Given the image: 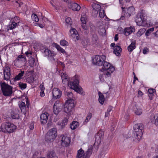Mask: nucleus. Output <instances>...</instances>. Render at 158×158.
Masks as SVG:
<instances>
[{
    "label": "nucleus",
    "mask_w": 158,
    "mask_h": 158,
    "mask_svg": "<svg viewBox=\"0 0 158 158\" xmlns=\"http://www.w3.org/2000/svg\"><path fill=\"white\" fill-rule=\"evenodd\" d=\"M19 105L22 111V110H25L26 105L24 102H19Z\"/></svg>",
    "instance_id": "nucleus-40"
},
{
    "label": "nucleus",
    "mask_w": 158,
    "mask_h": 158,
    "mask_svg": "<svg viewBox=\"0 0 158 158\" xmlns=\"http://www.w3.org/2000/svg\"><path fill=\"white\" fill-rule=\"evenodd\" d=\"M68 122V119L66 118H65L62 121L60 125L62 127H64L65 125H66Z\"/></svg>",
    "instance_id": "nucleus-45"
},
{
    "label": "nucleus",
    "mask_w": 158,
    "mask_h": 158,
    "mask_svg": "<svg viewBox=\"0 0 158 158\" xmlns=\"http://www.w3.org/2000/svg\"><path fill=\"white\" fill-rule=\"evenodd\" d=\"M24 73V71H21V73H19L15 77L10 80V82L12 81H18L22 78V77L23 76Z\"/></svg>",
    "instance_id": "nucleus-25"
},
{
    "label": "nucleus",
    "mask_w": 158,
    "mask_h": 158,
    "mask_svg": "<svg viewBox=\"0 0 158 158\" xmlns=\"http://www.w3.org/2000/svg\"><path fill=\"white\" fill-rule=\"evenodd\" d=\"M17 26V23L15 22H12V23L8 25V30H12L15 28Z\"/></svg>",
    "instance_id": "nucleus-37"
},
{
    "label": "nucleus",
    "mask_w": 158,
    "mask_h": 158,
    "mask_svg": "<svg viewBox=\"0 0 158 158\" xmlns=\"http://www.w3.org/2000/svg\"><path fill=\"white\" fill-rule=\"evenodd\" d=\"M35 80V78L34 77V76L33 75L30 76L29 77L27 78V81L29 83H33Z\"/></svg>",
    "instance_id": "nucleus-42"
},
{
    "label": "nucleus",
    "mask_w": 158,
    "mask_h": 158,
    "mask_svg": "<svg viewBox=\"0 0 158 158\" xmlns=\"http://www.w3.org/2000/svg\"><path fill=\"white\" fill-rule=\"evenodd\" d=\"M38 154V153L37 152H35V153L33 154L32 158H35L37 156Z\"/></svg>",
    "instance_id": "nucleus-61"
},
{
    "label": "nucleus",
    "mask_w": 158,
    "mask_h": 158,
    "mask_svg": "<svg viewBox=\"0 0 158 158\" xmlns=\"http://www.w3.org/2000/svg\"><path fill=\"white\" fill-rule=\"evenodd\" d=\"M16 129V127L13 123H3L1 125L0 131L4 132L11 133Z\"/></svg>",
    "instance_id": "nucleus-4"
},
{
    "label": "nucleus",
    "mask_w": 158,
    "mask_h": 158,
    "mask_svg": "<svg viewBox=\"0 0 158 158\" xmlns=\"http://www.w3.org/2000/svg\"><path fill=\"white\" fill-rule=\"evenodd\" d=\"M61 78L63 83L65 85H69V84L70 83V82H69V77L65 73H63L61 75Z\"/></svg>",
    "instance_id": "nucleus-17"
},
{
    "label": "nucleus",
    "mask_w": 158,
    "mask_h": 158,
    "mask_svg": "<svg viewBox=\"0 0 158 158\" xmlns=\"http://www.w3.org/2000/svg\"><path fill=\"white\" fill-rule=\"evenodd\" d=\"M26 59L24 56L20 55L14 61V65L19 68L25 65Z\"/></svg>",
    "instance_id": "nucleus-9"
},
{
    "label": "nucleus",
    "mask_w": 158,
    "mask_h": 158,
    "mask_svg": "<svg viewBox=\"0 0 158 158\" xmlns=\"http://www.w3.org/2000/svg\"><path fill=\"white\" fill-rule=\"evenodd\" d=\"M137 24L139 26H145L147 25L146 19L143 17V15L141 14H138L135 19Z\"/></svg>",
    "instance_id": "nucleus-10"
},
{
    "label": "nucleus",
    "mask_w": 158,
    "mask_h": 158,
    "mask_svg": "<svg viewBox=\"0 0 158 158\" xmlns=\"http://www.w3.org/2000/svg\"><path fill=\"white\" fill-rule=\"evenodd\" d=\"M57 63L58 64L61 65L62 66L63 68H64L65 67L64 64L62 62L59 61L57 62Z\"/></svg>",
    "instance_id": "nucleus-57"
},
{
    "label": "nucleus",
    "mask_w": 158,
    "mask_h": 158,
    "mask_svg": "<svg viewBox=\"0 0 158 158\" xmlns=\"http://www.w3.org/2000/svg\"><path fill=\"white\" fill-rule=\"evenodd\" d=\"M70 142V139L69 137L63 135L61 139V145L63 146H67Z\"/></svg>",
    "instance_id": "nucleus-16"
},
{
    "label": "nucleus",
    "mask_w": 158,
    "mask_h": 158,
    "mask_svg": "<svg viewBox=\"0 0 158 158\" xmlns=\"http://www.w3.org/2000/svg\"><path fill=\"white\" fill-rule=\"evenodd\" d=\"M47 158H58L55 152L52 150L48 151L47 152ZM40 158H45L41 157Z\"/></svg>",
    "instance_id": "nucleus-20"
},
{
    "label": "nucleus",
    "mask_w": 158,
    "mask_h": 158,
    "mask_svg": "<svg viewBox=\"0 0 158 158\" xmlns=\"http://www.w3.org/2000/svg\"><path fill=\"white\" fill-rule=\"evenodd\" d=\"M69 7L73 10L78 11L80 9L81 7L75 2H71L68 4Z\"/></svg>",
    "instance_id": "nucleus-15"
},
{
    "label": "nucleus",
    "mask_w": 158,
    "mask_h": 158,
    "mask_svg": "<svg viewBox=\"0 0 158 158\" xmlns=\"http://www.w3.org/2000/svg\"><path fill=\"white\" fill-rule=\"evenodd\" d=\"M31 18L32 19L35 21V22H38L39 21V19L38 17V16L36 15V14H32L31 16Z\"/></svg>",
    "instance_id": "nucleus-51"
},
{
    "label": "nucleus",
    "mask_w": 158,
    "mask_h": 158,
    "mask_svg": "<svg viewBox=\"0 0 158 158\" xmlns=\"http://www.w3.org/2000/svg\"><path fill=\"white\" fill-rule=\"evenodd\" d=\"M149 51L148 48H145L143 49V53L145 54L147 53Z\"/></svg>",
    "instance_id": "nucleus-56"
},
{
    "label": "nucleus",
    "mask_w": 158,
    "mask_h": 158,
    "mask_svg": "<svg viewBox=\"0 0 158 158\" xmlns=\"http://www.w3.org/2000/svg\"><path fill=\"white\" fill-rule=\"evenodd\" d=\"M143 110L141 108L138 107L134 110L135 113L137 115H140L142 113Z\"/></svg>",
    "instance_id": "nucleus-35"
},
{
    "label": "nucleus",
    "mask_w": 158,
    "mask_h": 158,
    "mask_svg": "<svg viewBox=\"0 0 158 158\" xmlns=\"http://www.w3.org/2000/svg\"><path fill=\"white\" fill-rule=\"evenodd\" d=\"M65 94L68 99V100L73 99V96L72 93L70 92H65Z\"/></svg>",
    "instance_id": "nucleus-41"
},
{
    "label": "nucleus",
    "mask_w": 158,
    "mask_h": 158,
    "mask_svg": "<svg viewBox=\"0 0 158 158\" xmlns=\"http://www.w3.org/2000/svg\"><path fill=\"white\" fill-rule=\"evenodd\" d=\"M40 89L41 91H44L45 89V88L43 85H40Z\"/></svg>",
    "instance_id": "nucleus-62"
},
{
    "label": "nucleus",
    "mask_w": 158,
    "mask_h": 158,
    "mask_svg": "<svg viewBox=\"0 0 158 158\" xmlns=\"http://www.w3.org/2000/svg\"><path fill=\"white\" fill-rule=\"evenodd\" d=\"M19 85L21 89H25L27 87V84L26 83H24L22 82L19 83Z\"/></svg>",
    "instance_id": "nucleus-50"
},
{
    "label": "nucleus",
    "mask_w": 158,
    "mask_h": 158,
    "mask_svg": "<svg viewBox=\"0 0 158 158\" xmlns=\"http://www.w3.org/2000/svg\"><path fill=\"white\" fill-rule=\"evenodd\" d=\"M54 46L56 48L57 50L60 52L62 53H65V51L62 48H61L60 45H58L56 44H54Z\"/></svg>",
    "instance_id": "nucleus-39"
},
{
    "label": "nucleus",
    "mask_w": 158,
    "mask_h": 158,
    "mask_svg": "<svg viewBox=\"0 0 158 158\" xmlns=\"http://www.w3.org/2000/svg\"><path fill=\"white\" fill-rule=\"evenodd\" d=\"M82 27L83 28L84 30H87L88 28V27L86 25V23L82 24Z\"/></svg>",
    "instance_id": "nucleus-59"
},
{
    "label": "nucleus",
    "mask_w": 158,
    "mask_h": 158,
    "mask_svg": "<svg viewBox=\"0 0 158 158\" xmlns=\"http://www.w3.org/2000/svg\"><path fill=\"white\" fill-rule=\"evenodd\" d=\"M98 32L100 35H106V30L103 27L102 28L98 31Z\"/></svg>",
    "instance_id": "nucleus-49"
},
{
    "label": "nucleus",
    "mask_w": 158,
    "mask_h": 158,
    "mask_svg": "<svg viewBox=\"0 0 158 158\" xmlns=\"http://www.w3.org/2000/svg\"><path fill=\"white\" fill-rule=\"evenodd\" d=\"M85 154L84 151L82 148H81L77 151V158H83Z\"/></svg>",
    "instance_id": "nucleus-30"
},
{
    "label": "nucleus",
    "mask_w": 158,
    "mask_h": 158,
    "mask_svg": "<svg viewBox=\"0 0 158 158\" xmlns=\"http://www.w3.org/2000/svg\"><path fill=\"white\" fill-rule=\"evenodd\" d=\"M45 55L47 56L48 58L51 61H55L54 57L56 56V54L53 51H51L48 48H45L44 51Z\"/></svg>",
    "instance_id": "nucleus-12"
},
{
    "label": "nucleus",
    "mask_w": 158,
    "mask_h": 158,
    "mask_svg": "<svg viewBox=\"0 0 158 158\" xmlns=\"http://www.w3.org/2000/svg\"><path fill=\"white\" fill-rule=\"evenodd\" d=\"M52 94L54 98H59L62 95V92L58 89L54 88L52 90Z\"/></svg>",
    "instance_id": "nucleus-14"
},
{
    "label": "nucleus",
    "mask_w": 158,
    "mask_h": 158,
    "mask_svg": "<svg viewBox=\"0 0 158 158\" xmlns=\"http://www.w3.org/2000/svg\"><path fill=\"white\" fill-rule=\"evenodd\" d=\"M146 31L145 28L140 29L137 32V35L138 36H140L143 34Z\"/></svg>",
    "instance_id": "nucleus-43"
},
{
    "label": "nucleus",
    "mask_w": 158,
    "mask_h": 158,
    "mask_svg": "<svg viewBox=\"0 0 158 158\" xmlns=\"http://www.w3.org/2000/svg\"><path fill=\"white\" fill-rule=\"evenodd\" d=\"M92 149H88L86 152L85 153V155L83 156V158H89L92 153Z\"/></svg>",
    "instance_id": "nucleus-38"
},
{
    "label": "nucleus",
    "mask_w": 158,
    "mask_h": 158,
    "mask_svg": "<svg viewBox=\"0 0 158 158\" xmlns=\"http://www.w3.org/2000/svg\"><path fill=\"white\" fill-rule=\"evenodd\" d=\"M82 44L84 46V47H85V46L88 44V43L86 41H83L82 42Z\"/></svg>",
    "instance_id": "nucleus-60"
},
{
    "label": "nucleus",
    "mask_w": 158,
    "mask_h": 158,
    "mask_svg": "<svg viewBox=\"0 0 158 158\" xmlns=\"http://www.w3.org/2000/svg\"><path fill=\"white\" fill-rule=\"evenodd\" d=\"M134 11V8L132 7L131 6L130 7H129L128 9L127 10V12L128 13H132L133 12V11Z\"/></svg>",
    "instance_id": "nucleus-53"
},
{
    "label": "nucleus",
    "mask_w": 158,
    "mask_h": 158,
    "mask_svg": "<svg viewBox=\"0 0 158 158\" xmlns=\"http://www.w3.org/2000/svg\"><path fill=\"white\" fill-rule=\"evenodd\" d=\"M91 7L92 10V14L94 16H97L99 13V16L100 18L104 17L105 12L103 9H101L100 5L98 3H93L91 5Z\"/></svg>",
    "instance_id": "nucleus-1"
},
{
    "label": "nucleus",
    "mask_w": 158,
    "mask_h": 158,
    "mask_svg": "<svg viewBox=\"0 0 158 158\" xmlns=\"http://www.w3.org/2000/svg\"><path fill=\"white\" fill-rule=\"evenodd\" d=\"M135 31L134 27H130L126 28L124 30V34L126 36L129 35Z\"/></svg>",
    "instance_id": "nucleus-21"
},
{
    "label": "nucleus",
    "mask_w": 158,
    "mask_h": 158,
    "mask_svg": "<svg viewBox=\"0 0 158 158\" xmlns=\"http://www.w3.org/2000/svg\"><path fill=\"white\" fill-rule=\"evenodd\" d=\"M131 44L128 46L127 49L130 52H131L136 48L135 41L133 40H131Z\"/></svg>",
    "instance_id": "nucleus-23"
},
{
    "label": "nucleus",
    "mask_w": 158,
    "mask_h": 158,
    "mask_svg": "<svg viewBox=\"0 0 158 158\" xmlns=\"http://www.w3.org/2000/svg\"><path fill=\"white\" fill-rule=\"evenodd\" d=\"M1 89L3 94L6 96H10L12 93V87L4 82L1 83Z\"/></svg>",
    "instance_id": "nucleus-8"
},
{
    "label": "nucleus",
    "mask_w": 158,
    "mask_h": 158,
    "mask_svg": "<svg viewBox=\"0 0 158 158\" xmlns=\"http://www.w3.org/2000/svg\"><path fill=\"white\" fill-rule=\"evenodd\" d=\"M103 132L101 131H100L95 136V138L96 141H97L98 142L100 143L101 139L103 137Z\"/></svg>",
    "instance_id": "nucleus-24"
},
{
    "label": "nucleus",
    "mask_w": 158,
    "mask_h": 158,
    "mask_svg": "<svg viewBox=\"0 0 158 158\" xmlns=\"http://www.w3.org/2000/svg\"><path fill=\"white\" fill-rule=\"evenodd\" d=\"M106 59V57L104 55L95 56L92 59V63L95 65L104 67V63L108 62L105 61Z\"/></svg>",
    "instance_id": "nucleus-7"
},
{
    "label": "nucleus",
    "mask_w": 158,
    "mask_h": 158,
    "mask_svg": "<svg viewBox=\"0 0 158 158\" xmlns=\"http://www.w3.org/2000/svg\"><path fill=\"white\" fill-rule=\"evenodd\" d=\"M75 106L74 101L73 99L68 100L64 106V111L70 116L73 114L74 108Z\"/></svg>",
    "instance_id": "nucleus-2"
},
{
    "label": "nucleus",
    "mask_w": 158,
    "mask_h": 158,
    "mask_svg": "<svg viewBox=\"0 0 158 158\" xmlns=\"http://www.w3.org/2000/svg\"><path fill=\"white\" fill-rule=\"evenodd\" d=\"M10 69L8 66L5 67L4 69L3 74L4 79L6 80H8L10 78Z\"/></svg>",
    "instance_id": "nucleus-13"
},
{
    "label": "nucleus",
    "mask_w": 158,
    "mask_h": 158,
    "mask_svg": "<svg viewBox=\"0 0 158 158\" xmlns=\"http://www.w3.org/2000/svg\"><path fill=\"white\" fill-rule=\"evenodd\" d=\"M69 87L70 88L73 89L75 90V91L81 94H83L82 93V89L79 88L78 87V85L74 86V85H70Z\"/></svg>",
    "instance_id": "nucleus-29"
},
{
    "label": "nucleus",
    "mask_w": 158,
    "mask_h": 158,
    "mask_svg": "<svg viewBox=\"0 0 158 158\" xmlns=\"http://www.w3.org/2000/svg\"><path fill=\"white\" fill-rule=\"evenodd\" d=\"M45 95V94L44 91H41L40 92V96L41 97H44Z\"/></svg>",
    "instance_id": "nucleus-64"
},
{
    "label": "nucleus",
    "mask_w": 158,
    "mask_h": 158,
    "mask_svg": "<svg viewBox=\"0 0 158 158\" xmlns=\"http://www.w3.org/2000/svg\"><path fill=\"white\" fill-rule=\"evenodd\" d=\"M63 107V105L59 101H56L53 106V110L54 113L57 115L61 111Z\"/></svg>",
    "instance_id": "nucleus-11"
},
{
    "label": "nucleus",
    "mask_w": 158,
    "mask_h": 158,
    "mask_svg": "<svg viewBox=\"0 0 158 158\" xmlns=\"http://www.w3.org/2000/svg\"><path fill=\"white\" fill-rule=\"evenodd\" d=\"M98 40V37L96 34H94L92 35V41L93 44H95Z\"/></svg>",
    "instance_id": "nucleus-47"
},
{
    "label": "nucleus",
    "mask_w": 158,
    "mask_h": 158,
    "mask_svg": "<svg viewBox=\"0 0 158 158\" xmlns=\"http://www.w3.org/2000/svg\"><path fill=\"white\" fill-rule=\"evenodd\" d=\"M98 94L99 95V102L102 105L105 101L104 97L102 94L99 92H98Z\"/></svg>",
    "instance_id": "nucleus-32"
},
{
    "label": "nucleus",
    "mask_w": 158,
    "mask_h": 158,
    "mask_svg": "<svg viewBox=\"0 0 158 158\" xmlns=\"http://www.w3.org/2000/svg\"><path fill=\"white\" fill-rule=\"evenodd\" d=\"M29 127L31 130H33L34 128V125L33 123H31L29 125Z\"/></svg>",
    "instance_id": "nucleus-58"
},
{
    "label": "nucleus",
    "mask_w": 158,
    "mask_h": 158,
    "mask_svg": "<svg viewBox=\"0 0 158 158\" xmlns=\"http://www.w3.org/2000/svg\"><path fill=\"white\" fill-rule=\"evenodd\" d=\"M35 25L38 26L42 28L45 26V24L44 23H36L35 24Z\"/></svg>",
    "instance_id": "nucleus-52"
},
{
    "label": "nucleus",
    "mask_w": 158,
    "mask_h": 158,
    "mask_svg": "<svg viewBox=\"0 0 158 158\" xmlns=\"http://www.w3.org/2000/svg\"><path fill=\"white\" fill-rule=\"evenodd\" d=\"M143 129V126L141 124H135L134 126V137L138 141H139L141 139Z\"/></svg>",
    "instance_id": "nucleus-5"
},
{
    "label": "nucleus",
    "mask_w": 158,
    "mask_h": 158,
    "mask_svg": "<svg viewBox=\"0 0 158 158\" xmlns=\"http://www.w3.org/2000/svg\"><path fill=\"white\" fill-rule=\"evenodd\" d=\"M11 117L13 119H18L19 118V111L18 110H14L11 113Z\"/></svg>",
    "instance_id": "nucleus-22"
},
{
    "label": "nucleus",
    "mask_w": 158,
    "mask_h": 158,
    "mask_svg": "<svg viewBox=\"0 0 158 158\" xmlns=\"http://www.w3.org/2000/svg\"><path fill=\"white\" fill-rule=\"evenodd\" d=\"M66 25L70 27L71 26L72 23V21L71 19L69 17H68L65 19Z\"/></svg>",
    "instance_id": "nucleus-44"
},
{
    "label": "nucleus",
    "mask_w": 158,
    "mask_h": 158,
    "mask_svg": "<svg viewBox=\"0 0 158 158\" xmlns=\"http://www.w3.org/2000/svg\"><path fill=\"white\" fill-rule=\"evenodd\" d=\"M92 114L91 113H89L88 114L85 119L83 123V124L85 125L92 118Z\"/></svg>",
    "instance_id": "nucleus-34"
},
{
    "label": "nucleus",
    "mask_w": 158,
    "mask_h": 158,
    "mask_svg": "<svg viewBox=\"0 0 158 158\" xmlns=\"http://www.w3.org/2000/svg\"><path fill=\"white\" fill-rule=\"evenodd\" d=\"M151 121L156 125H158V114H155L151 117Z\"/></svg>",
    "instance_id": "nucleus-26"
},
{
    "label": "nucleus",
    "mask_w": 158,
    "mask_h": 158,
    "mask_svg": "<svg viewBox=\"0 0 158 158\" xmlns=\"http://www.w3.org/2000/svg\"><path fill=\"white\" fill-rule=\"evenodd\" d=\"M122 51V49L118 46H116L114 48L113 52L117 56H119Z\"/></svg>",
    "instance_id": "nucleus-27"
},
{
    "label": "nucleus",
    "mask_w": 158,
    "mask_h": 158,
    "mask_svg": "<svg viewBox=\"0 0 158 158\" xmlns=\"http://www.w3.org/2000/svg\"><path fill=\"white\" fill-rule=\"evenodd\" d=\"M57 129L53 128L50 130L45 136V141L48 143L53 142L57 135Z\"/></svg>",
    "instance_id": "nucleus-6"
},
{
    "label": "nucleus",
    "mask_w": 158,
    "mask_h": 158,
    "mask_svg": "<svg viewBox=\"0 0 158 158\" xmlns=\"http://www.w3.org/2000/svg\"><path fill=\"white\" fill-rule=\"evenodd\" d=\"M73 79L74 80L73 82H70V83L69 84V86L70 85L74 86L78 85V80L76 76L74 77Z\"/></svg>",
    "instance_id": "nucleus-31"
},
{
    "label": "nucleus",
    "mask_w": 158,
    "mask_h": 158,
    "mask_svg": "<svg viewBox=\"0 0 158 158\" xmlns=\"http://www.w3.org/2000/svg\"><path fill=\"white\" fill-rule=\"evenodd\" d=\"M70 35L73 39H76L77 40L79 39V35L77 31L75 28H71L70 30Z\"/></svg>",
    "instance_id": "nucleus-18"
},
{
    "label": "nucleus",
    "mask_w": 158,
    "mask_h": 158,
    "mask_svg": "<svg viewBox=\"0 0 158 158\" xmlns=\"http://www.w3.org/2000/svg\"><path fill=\"white\" fill-rule=\"evenodd\" d=\"M49 114L47 112L42 114L40 115L41 122L42 123L45 124L47 123Z\"/></svg>",
    "instance_id": "nucleus-19"
},
{
    "label": "nucleus",
    "mask_w": 158,
    "mask_h": 158,
    "mask_svg": "<svg viewBox=\"0 0 158 158\" xmlns=\"http://www.w3.org/2000/svg\"><path fill=\"white\" fill-rule=\"evenodd\" d=\"M33 53V52L29 50L26 52L25 54L27 56L29 57L30 56V55H32Z\"/></svg>",
    "instance_id": "nucleus-54"
},
{
    "label": "nucleus",
    "mask_w": 158,
    "mask_h": 158,
    "mask_svg": "<svg viewBox=\"0 0 158 158\" xmlns=\"http://www.w3.org/2000/svg\"><path fill=\"white\" fill-rule=\"evenodd\" d=\"M118 34H116L114 37V41H116L118 40Z\"/></svg>",
    "instance_id": "nucleus-63"
},
{
    "label": "nucleus",
    "mask_w": 158,
    "mask_h": 158,
    "mask_svg": "<svg viewBox=\"0 0 158 158\" xmlns=\"http://www.w3.org/2000/svg\"><path fill=\"white\" fill-rule=\"evenodd\" d=\"M154 27H152V28L148 29L145 33V35L146 36H149L150 35V33L154 31Z\"/></svg>",
    "instance_id": "nucleus-46"
},
{
    "label": "nucleus",
    "mask_w": 158,
    "mask_h": 158,
    "mask_svg": "<svg viewBox=\"0 0 158 158\" xmlns=\"http://www.w3.org/2000/svg\"><path fill=\"white\" fill-rule=\"evenodd\" d=\"M78 123L77 121H73L70 125V127L72 130H74L79 126Z\"/></svg>",
    "instance_id": "nucleus-36"
},
{
    "label": "nucleus",
    "mask_w": 158,
    "mask_h": 158,
    "mask_svg": "<svg viewBox=\"0 0 158 158\" xmlns=\"http://www.w3.org/2000/svg\"><path fill=\"white\" fill-rule=\"evenodd\" d=\"M81 20L82 23V24L83 23H86V21L85 19V17H82L81 19Z\"/></svg>",
    "instance_id": "nucleus-55"
},
{
    "label": "nucleus",
    "mask_w": 158,
    "mask_h": 158,
    "mask_svg": "<svg viewBox=\"0 0 158 158\" xmlns=\"http://www.w3.org/2000/svg\"><path fill=\"white\" fill-rule=\"evenodd\" d=\"M28 63L31 67H33L35 65V61L34 58L31 57L28 60Z\"/></svg>",
    "instance_id": "nucleus-33"
},
{
    "label": "nucleus",
    "mask_w": 158,
    "mask_h": 158,
    "mask_svg": "<svg viewBox=\"0 0 158 158\" xmlns=\"http://www.w3.org/2000/svg\"><path fill=\"white\" fill-rule=\"evenodd\" d=\"M60 44L63 46H68L69 45L68 42L65 40H62L60 41Z\"/></svg>",
    "instance_id": "nucleus-48"
},
{
    "label": "nucleus",
    "mask_w": 158,
    "mask_h": 158,
    "mask_svg": "<svg viewBox=\"0 0 158 158\" xmlns=\"http://www.w3.org/2000/svg\"><path fill=\"white\" fill-rule=\"evenodd\" d=\"M104 67H102V69L104 71V75L106 78L110 77L111 74L114 70V68L109 62H105Z\"/></svg>",
    "instance_id": "nucleus-3"
},
{
    "label": "nucleus",
    "mask_w": 158,
    "mask_h": 158,
    "mask_svg": "<svg viewBox=\"0 0 158 158\" xmlns=\"http://www.w3.org/2000/svg\"><path fill=\"white\" fill-rule=\"evenodd\" d=\"M148 96L150 100H152L153 98L154 94L156 93V91L155 89H150L148 90Z\"/></svg>",
    "instance_id": "nucleus-28"
}]
</instances>
